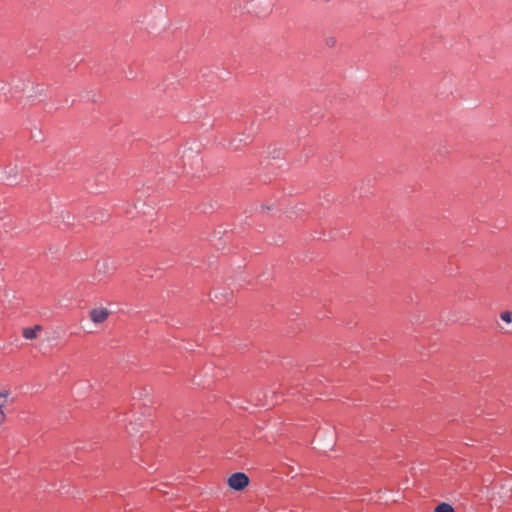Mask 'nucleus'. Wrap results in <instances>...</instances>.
<instances>
[{
  "mask_svg": "<svg viewBox=\"0 0 512 512\" xmlns=\"http://www.w3.org/2000/svg\"><path fill=\"white\" fill-rule=\"evenodd\" d=\"M252 10L259 17L269 15L274 7V0H252Z\"/></svg>",
  "mask_w": 512,
  "mask_h": 512,
  "instance_id": "f257e3e1",
  "label": "nucleus"
},
{
  "mask_svg": "<svg viewBox=\"0 0 512 512\" xmlns=\"http://www.w3.org/2000/svg\"><path fill=\"white\" fill-rule=\"evenodd\" d=\"M249 484V478L246 474L238 472L228 478V485L231 489L241 491Z\"/></svg>",
  "mask_w": 512,
  "mask_h": 512,
  "instance_id": "f03ea898",
  "label": "nucleus"
},
{
  "mask_svg": "<svg viewBox=\"0 0 512 512\" xmlns=\"http://www.w3.org/2000/svg\"><path fill=\"white\" fill-rule=\"evenodd\" d=\"M501 323H497L500 332L504 334H512V310H503L499 313Z\"/></svg>",
  "mask_w": 512,
  "mask_h": 512,
  "instance_id": "7ed1b4c3",
  "label": "nucleus"
},
{
  "mask_svg": "<svg viewBox=\"0 0 512 512\" xmlns=\"http://www.w3.org/2000/svg\"><path fill=\"white\" fill-rule=\"evenodd\" d=\"M110 314L111 311L109 309L104 307H96L90 310L89 318L94 324L98 325L104 323Z\"/></svg>",
  "mask_w": 512,
  "mask_h": 512,
  "instance_id": "20e7f679",
  "label": "nucleus"
},
{
  "mask_svg": "<svg viewBox=\"0 0 512 512\" xmlns=\"http://www.w3.org/2000/svg\"><path fill=\"white\" fill-rule=\"evenodd\" d=\"M42 330L40 325H35L34 327H28L23 329V337L28 340L35 339L37 337V333Z\"/></svg>",
  "mask_w": 512,
  "mask_h": 512,
  "instance_id": "39448f33",
  "label": "nucleus"
},
{
  "mask_svg": "<svg viewBox=\"0 0 512 512\" xmlns=\"http://www.w3.org/2000/svg\"><path fill=\"white\" fill-rule=\"evenodd\" d=\"M9 396H10V391L7 388L0 387V411L3 416H4V413L2 411V408L6 405Z\"/></svg>",
  "mask_w": 512,
  "mask_h": 512,
  "instance_id": "423d86ee",
  "label": "nucleus"
},
{
  "mask_svg": "<svg viewBox=\"0 0 512 512\" xmlns=\"http://www.w3.org/2000/svg\"><path fill=\"white\" fill-rule=\"evenodd\" d=\"M435 512H454V510L451 505L447 503H441L436 507Z\"/></svg>",
  "mask_w": 512,
  "mask_h": 512,
  "instance_id": "0eeeda50",
  "label": "nucleus"
},
{
  "mask_svg": "<svg viewBox=\"0 0 512 512\" xmlns=\"http://www.w3.org/2000/svg\"><path fill=\"white\" fill-rule=\"evenodd\" d=\"M109 270V264L107 262H103L102 264L98 265V271L106 273Z\"/></svg>",
  "mask_w": 512,
  "mask_h": 512,
  "instance_id": "6e6552de",
  "label": "nucleus"
}]
</instances>
